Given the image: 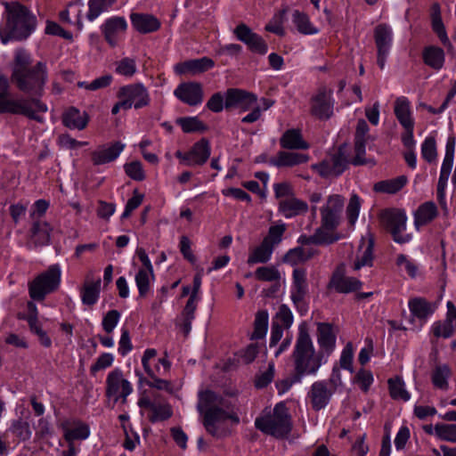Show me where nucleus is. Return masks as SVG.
I'll use <instances>...</instances> for the list:
<instances>
[{"label": "nucleus", "instance_id": "nucleus-32", "mask_svg": "<svg viewBox=\"0 0 456 456\" xmlns=\"http://www.w3.org/2000/svg\"><path fill=\"white\" fill-rule=\"evenodd\" d=\"M280 145L287 150H306L309 144L303 139L299 129H289L280 138Z\"/></svg>", "mask_w": 456, "mask_h": 456}, {"label": "nucleus", "instance_id": "nucleus-28", "mask_svg": "<svg viewBox=\"0 0 456 456\" xmlns=\"http://www.w3.org/2000/svg\"><path fill=\"white\" fill-rule=\"evenodd\" d=\"M125 145L120 142H115L109 147H102L91 153V160L94 166L103 165L114 161L124 150Z\"/></svg>", "mask_w": 456, "mask_h": 456}, {"label": "nucleus", "instance_id": "nucleus-41", "mask_svg": "<svg viewBox=\"0 0 456 456\" xmlns=\"http://www.w3.org/2000/svg\"><path fill=\"white\" fill-rule=\"evenodd\" d=\"M407 183L405 175H400L396 178L378 182L374 184V191L384 193H396Z\"/></svg>", "mask_w": 456, "mask_h": 456}, {"label": "nucleus", "instance_id": "nucleus-20", "mask_svg": "<svg viewBox=\"0 0 456 456\" xmlns=\"http://www.w3.org/2000/svg\"><path fill=\"white\" fill-rule=\"evenodd\" d=\"M335 389L329 387L327 381H316L313 383L308 392V398L313 410L318 411L326 407Z\"/></svg>", "mask_w": 456, "mask_h": 456}, {"label": "nucleus", "instance_id": "nucleus-12", "mask_svg": "<svg viewBox=\"0 0 456 456\" xmlns=\"http://www.w3.org/2000/svg\"><path fill=\"white\" fill-rule=\"evenodd\" d=\"M211 153L210 144L208 139L201 138L195 142L187 152L177 151L175 157L181 160V163L188 167H197L204 165Z\"/></svg>", "mask_w": 456, "mask_h": 456}, {"label": "nucleus", "instance_id": "nucleus-24", "mask_svg": "<svg viewBox=\"0 0 456 456\" xmlns=\"http://www.w3.org/2000/svg\"><path fill=\"white\" fill-rule=\"evenodd\" d=\"M369 132V126L364 119H359L354 134V151L355 157L352 160L354 166L365 163L363 156L365 155L366 140Z\"/></svg>", "mask_w": 456, "mask_h": 456}, {"label": "nucleus", "instance_id": "nucleus-47", "mask_svg": "<svg viewBox=\"0 0 456 456\" xmlns=\"http://www.w3.org/2000/svg\"><path fill=\"white\" fill-rule=\"evenodd\" d=\"M435 435L441 441L456 444V424L437 423L435 425Z\"/></svg>", "mask_w": 456, "mask_h": 456}, {"label": "nucleus", "instance_id": "nucleus-11", "mask_svg": "<svg viewBox=\"0 0 456 456\" xmlns=\"http://www.w3.org/2000/svg\"><path fill=\"white\" fill-rule=\"evenodd\" d=\"M117 97L123 98L129 104V109L134 107L139 110L147 107L151 102L149 91L142 83L121 86L117 93Z\"/></svg>", "mask_w": 456, "mask_h": 456}, {"label": "nucleus", "instance_id": "nucleus-17", "mask_svg": "<svg viewBox=\"0 0 456 456\" xmlns=\"http://www.w3.org/2000/svg\"><path fill=\"white\" fill-rule=\"evenodd\" d=\"M233 34L236 38L244 43L251 52L261 55L267 53L268 46L264 38L253 32L245 23H240L233 29Z\"/></svg>", "mask_w": 456, "mask_h": 456}, {"label": "nucleus", "instance_id": "nucleus-31", "mask_svg": "<svg viewBox=\"0 0 456 456\" xmlns=\"http://www.w3.org/2000/svg\"><path fill=\"white\" fill-rule=\"evenodd\" d=\"M308 159L309 157L306 154L281 151L275 158L269 160V163L277 167H294L305 163Z\"/></svg>", "mask_w": 456, "mask_h": 456}, {"label": "nucleus", "instance_id": "nucleus-7", "mask_svg": "<svg viewBox=\"0 0 456 456\" xmlns=\"http://www.w3.org/2000/svg\"><path fill=\"white\" fill-rule=\"evenodd\" d=\"M60 282L61 268L58 265H52L28 284L29 296L34 300L41 301L47 294L56 290Z\"/></svg>", "mask_w": 456, "mask_h": 456}, {"label": "nucleus", "instance_id": "nucleus-52", "mask_svg": "<svg viewBox=\"0 0 456 456\" xmlns=\"http://www.w3.org/2000/svg\"><path fill=\"white\" fill-rule=\"evenodd\" d=\"M151 279H154V272L147 273L143 270H138L135 275V282L141 297H144L149 292Z\"/></svg>", "mask_w": 456, "mask_h": 456}, {"label": "nucleus", "instance_id": "nucleus-55", "mask_svg": "<svg viewBox=\"0 0 456 456\" xmlns=\"http://www.w3.org/2000/svg\"><path fill=\"white\" fill-rule=\"evenodd\" d=\"M285 231L286 225L284 224L273 225L269 228L268 233L263 240H266L269 246L274 248L275 245L281 241Z\"/></svg>", "mask_w": 456, "mask_h": 456}, {"label": "nucleus", "instance_id": "nucleus-4", "mask_svg": "<svg viewBox=\"0 0 456 456\" xmlns=\"http://www.w3.org/2000/svg\"><path fill=\"white\" fill-rule=\"evenodd\" d=\"M323 353L316 351L309 334L307 325L302 323L291 354L294 371L298 375H314L322 364Z\"/></svg>", "mask_w": 456, "mask_h": 456}, {"label": "nucleus", "instance_id": "nucleus-35", "mask_svg": "<svg viewBox=\"0 0 456 456\" xmlns=\"http://www.w3.org/2000/svg\"><path fill=\"white\" fill-rule=\"evenodd\" d=\"M100 290L101 278L94 281L90 280L89 276H86L84 285L80 290L83 304L89 306L94 305L99 298Z\"/></svg>", "mask_w": 456, "mask_h": 456}, {"label": "nucleus", "instance_id": "nucleus-8", "mask_svg": "<svg viewBox=\"0 0 456 456\" xmlns=\"http://www.w3.org/2000/svg\"><path fill=\"white\" fill-rule=\"evenodd\" d=\"M379 220L395 242L403 244L411 240V235L403 233L406 229L407 220L403 210L397 208L385 209L379 214Z\"/></svg>", "mask_w": 456, "mask_h": 456}, {"label": "nucleus", "instance_id": "nucleus-33", "mask_svg": "<svg viewBox=\"0 0 456 456\" xmlns=\"http://www.w3.org/2000/svg\"><path fill=\"white\" fill-rule=\"evenodd\" d=\"M63 125L69 129L83 130L88 123V116L86 112H80L75 107H70L62 115Z\"/></svg>", "mask_w": 456, "mask_h": 456}, {"label": "nucleus", "instance_id": "nucleus-58", "mask_svg": "<svg viewBox=\"0 0 456 456\" xmlns=\"http://www.w3.org/2000/svg\"><path fill=\"white\" fill-rule=\"evenodd\" d=\"M116 72L126 77H132L136 72V64L134 59L126 57L116 63Z\"/></svg>", "mask_w": 456, "mask_h": 456}, {"label": "nucleus", "instance_id": "nucleus-56", "mask_svg": "<svg viewBox=\"0 0 456 456\" xmlns=\"http://www.w3.org/2000/svg\"><path fill=\"white\" fill-rule=\"evenodd\" d=\"M124 169L126 175L134 181H143L145 179L142 164L138 160L126 163L124 166Z\"/></svg>", "mask_w": 456, "mask_h": 456}, {"label": "nucleus", "instance_id": "nucleus-30", "mask_svg": "<svg viewBox=\"0 0 456 456\" xmlns=\"http://www.w3.org/2000/svg\"><path fill=\"white\" fill-rule=\"evenodd\" d=\"M130 19L133 27L142 34L152 33L160 28V21L151 14L134 12Z\"/></svg>", "mask_w": 456, "mask_h": 456}, {"label": "nucleus", "instance_id": "nucleus-26", "mask_svg": "<svg viewBox=\"0 0 456 456\" xmlns=\"http://www.w3.org/2000/svg\"><path fill=\"white\" fill-rule=\"evenodd\" d=\"M317 342L320 346L319 352L330 355L336 346V335L330 323L319 322L317 326Z\"/></svg>", "mask_w": 456, "mask_h": 456}, {"label": "nucleus", "instance_id": "nucleus-42", "mask_svg": "<svg viewBox=\"0 0 456 456\" xmlns=\"http://www.w3.org/2000/svg\"><path fill=\"white\" fill-rule=\"evenodd\" d=\"M273 248L269 246L266 240H263L248 256V264L254 265L257 263H267L272 256Z\"/></svg>", "mask_w": 456, "mask_h": 456}, {"label": "nucleus", "instance_id": "nucleus-54", "mask_svg": "<svg viewBox=\"0 0 456 456\" xmlns=\"http://www.w3.org/2000/svg\"><path fill=\"white\" fill-rule=\"evenodd\" d=\"M455 324L444 320V322H436L432 326V332L436 338H448L452 336Z\"/></svg>", "mask_w": 456, "mask_h": 456}, {"label": "nucleus", "instance_id": "nucleus-62", "mask_svg": "<svg viewBox=\"0 0 456 456\" xmlns=\"http://www.w3.org/2000/svg\"><path fill=\"white\" fill-rule=\"evenodd\" d=\"M283 261L292 265L307 261V256H305V248L302 247H297L289 249L284 256Z\"/></svg>", "mask_w": 456, "mask_h": 456}, {"label": "nucleus", "instance_id": "nucleus-50", "mask_svg": "<svg viewBox=\"0 0 456 456\" xmlns=\"http://www.w3.org/2000/svg\"><path fill=\"white\" fill-rule=\"evenodd\" d=\"M293 22L302 34L310 35L317 32V29L312 26L308 16L297 10L293 12Z\"/></svg>", "mask_w": 456, "mask_h": 456}, {"label": "nucleus", "instance_id": "nucleus-25", "mask_svg": "<svg viewBox=\"0 0 456 456\" xmlns=\"http://www.w3.org/2000/svg\"><path fill=\"white\" fill-rule=\"evenodd\" d=\"M430 19H431V27H432L434 33H436V35L437 36V37L439 38L441 43L447 48V51L449 53L452 52L454 50V48L447 36L445 27L442 20L441 7L438 3H434L431 5Z\"/></svg>", "mask_w": 456, "mask_h": 456}, {"label": "nucleus", "instance_id": "nucleus-15", "mask_svg": "<svg viewBox=\"0 0 456 456\" xmlns=\"http://www.w3.org/2000/svg\"><path fill=\"white\" fill-rule=\"evenodd\" d=\"M344 207V198L340 195H330L325 206L321 208V224L329 229H337L339 221L340 214Z\"/></svg>", "mask_w": 456, "mask_h": 456}, {"label": "nucleus", "instance_id": "nucleus-3", "mask_svg": "<svg viewBox=\"0 0 456 456\" xmlns=\"http://www.w3.org/2000/svg\"><path fill=\"white\" fill-rule=\"evenodd\" d=\"M5 10L6 23L0 28V39L3 44L10 40L27 39L37 27V17L28 7L19 2L3 3Z\"/></svg>", "mask_w": 456, "mask_h": 456}, {"label": "nucleus", "instance_id": "nucleus-23", "mask_svg": "<svg viewBox=\"0 0 456 456\" xmlns=\"http://www.w3.org/2000/svg\"><path fill=\"white\" fill-rule=\"evenodd\" d=\"M156 355H157V351L153 348H150V349L145 350L143 356L142 358V363L145 372L152 379V381H147L146 384L150 387H154L159 390H165L169 393H172L173 392L172 384L166 379H159L155 375V371L153 370V369H151L150 366V360L155 358Z\"/></svg>", "mask_w": 456, "mask_h": 456}, {"label": "nucleus", "instance_id": "nucleus-2", "mask_svg": "<svg viewBox=\"0 0 456 456\" xmlns=\"http://www.w3.org/2000/svg\"><path fill=\"white\" fill-rule=\"evenodd\" d=\"M198 411L203 415L202 424L206 431L216 439L232 435V426L240 423L236 412L229 410V404L215 392L207 390L200 395Z\"/></svg>", "mask_w": 456, "mask_h": 456}, {"label": "nucleus", "instance_id": "nucleus-45", "mask_svg": "<svg viewBox=\"0 0 456 456\" xmlns=\"http://www.w3.org/2000/svg\"><path fill=\"white\" fill-rule=\"evenodd\" d=\"M268 327V314L266 311H258L254 321V331L251 339H262L265 338Z\"/></svg>", "mask_w": 456, "mask_h": 456}, {"label": "nucleus", "instance_id": "nucleus-61", "mask_svg": "<svg viewBox=\"0 0 456 456\" xmlns=\"http://www.w3.org/2000/svg\"><path fill=\"white\" fill-rule=\"evenodd\" d=\"M360 208V198L358 197L357 194H353L346 207V216L348 222L351 225H354L355 224L359 216Z\"/></svg>", "mask_w": 456, "mask_h": 456}, {"label": "nucleus", "instance_id": "nucleus-29", "mask_svg": "<svg viewBox=\"0 0 456 456\" xmlns=\"http://www.w3.org/2000/svg\"><path fill=\"white\" fill-rule=\"evenodd\" d=\"M215 65L214 61L208 57L189 60L175 65V70L178 74H200L205 72Z\"/></svg>", "mask_w": 456, "mask_h": 456}, {"label": "nucleus", "instance_id": "nucleus-18", "mask_svg": "<svg viewBox=\"0 0 456 456\" xmlns=\"http://www.w3.org/2000/svg\"><path fill=\"white\" fill-rule=\"evenodd\" d=\"M254 94L238 88H229L225 93L224 108L226 110L239 109L247 111L256 103Z\"/></svg>", "mask_w": 456, "mask_h": 456}, {"label": "nucleus", "instance_id": "nucleus-46", "mask_svg": "<svg viewBox=\"0 0 456 456\" xmlns=\"http://www.w3.org/2000/svg\"><path fill=\"white\" fill-rule=\"evenodd\" d=\"M116 2L117 0H89V11L87 12L86 18L89 20L93 21L102 12L107 11L110 7H111Z\"/></svg>", "mask_w": 456, "mask_h": 456}, {"label": "nucleus", "instance_id": "nucleus-57", "mask_svg": "<svg viewBox=\"0 0 456 456\" xmlns=\"http://www.w3.org/2000/svg\"><path fill=\"white\" fill-rule=\"evenodd\" d=\"M10 430L17 437L22 441L28 440L31 436L29 424L21 419L14 420L10 428Z\"/></svg>", "mask_w": 456, "mask_h": 456}, {"label": "nucleus", "instance_id": "nucleus-37", "mask_svg": "<svg viewBox=\"0 0 456 456\" xmlns=\"http://www.w3.org/2000/svg\"><path fill=\"white\" fill-rule=\"evenodd\" d=\"M395 115L403 127L414 126L411 116L410 102L406 98H397L395 102Z\"/></svg>", "mask_w": 456, "mask_h": 456}, {"label": "nucleus", "instance_id": "nucleus-19", "mask_svg": "<svg viewBox=\"0 0 456 456\" xmlns=\"http://www.w3.org/2000/svg\"><path fill=\"white\" fill-rule=\"evenodd\" d=\"M53 226L45 220H34L28 231V241L27 247L35 248L49 245Z\"/></svg>", "mask_w": 456, "mask_h": 456}, {"label": "nucleus", "instance_id": "nucleus-13", "mask_svg": "<svg viewBox=\"0 0 456 456\" xmlns=\"http://www.w3.org/2000/svg\"><path fill=\"white\" fill-rule=\"evenodd\" d=\"M332 89L322 86L311 99V114L319 119H329L333 115Z\"/></svg>", "mask_w": 456, "mask_h": 456}, {"label": "nucleus", "instance_id": "nucleus-5", "mask_svg": "<svg viewBox=\"0 0 456 456\" xmlns=\"http://www.w3.org/2000/svg\"><path fill=\"white\" fill-rule=\"evenodd\" d=\"M255 427L265 435L275 438H284L292 429L291 416L284 403H279L273 408V413L257 417Z\"/></svg>", "mask_w": 456, "mask_h": 456}, {"label": "nucleus", "instance_id": "nucleus-60", "mask_svg": "<svg viewBox=\"0 0 456 456\" xmlns=\"http://www.w3.org/2000/svg\"><path fill=\"white\" fill-rule=\"evenodd\" d=\"M421 154L428 162H432L436 159V145L434 137H427L421 146Z\"/></svg>", "mask_w": 456, "mask_h": 456}, {"label": "nucleus", "instance_id": "nucleus-44", "mask_svg": "<svg viewBox=\"0 0 456 456\" xmlns=\"http://www.w3.org/2000/svg\"><path fill=\"white\" fill-rule=\"evenodd\" d=\"M176 123L184 133H203L208 130V126L198 117L179 118Z\"/></svg>", "mask_w": 456, "mask_h": 456}, {"label": "nucleus", "instance_id": "nucleus-59", "mask_svg": "<svg viewBox=\"0 0 456 456\" xmlns=\"http://www.w3.org/2000/svg\"><path fill=\"white\" fill-rule=\"evenodd\" d=\"M151 412L152 414L150 416L151 422L166 420L173 414L169 404H155L154 407H152Z\"/></svg>", "mask_w": 456, "mask_h": 456}, {"label": "nucleus", "instance_id": "nucleus-64", "mask_svg": "<svg viewBox=\"0 0 456 456\" xmlns=\"http://www.w3.org/2000/svg\"><path fill=\"white\" fill-rule=\"evenodd\" d=\"M353 357H354L353 345L351 342H348L341 353L339 363H340L341 368L348 370L351 373L354 371Z\"/></svg>", "mask_w": 456, "mask_h": 456}, {"label": "nucleus", "instance_id": "nucleus-1", "mask_svg": "<svg viewBox=\"0 0 456 456\" xmlns=\"http://www.w3.org/2000/svg\"><path fill=\"white\" fill-rule=\"evenodd\" d=\"M48 71L45 62L32 66V60L24 49L15 52L10 81L0 75V115H22L39 123L44 118L38 112L48 110L39 98L44 94Z\"/></svg>", "mask_w": 456, "mask_h": 456}, {"label": "nucleus", "instance_id": "nucleus-9", "mask_svg": "<svg viewBox=\"0 0 456 456\" xmlns=\"http://www.w3.org/2000/svg\"><path fill=\"white\" fill-rule=\"evenodd\" d=\"M133 387L126 379L119 369L111 370L106 379L105 395L109 399H113L115 404L118 400L122 403H126L127 396L132 393Z\"/></svg>", "mask_w": 456, "mask_h": 456}, {"label": "nucleus", "instance_id": "nucleus-38", "mask_svg": "<svg viewBox=\"0 0 456 456\" xmlns=\"http://www.w3.org/2000/svg\"><path fill=\"white\" fill-rule=\"evenodd\" d=\"M452 375V370L447 364H436L432 370L431 380L435 387L447 390L449 387L448 379Z\"/></svg>", "mask_w": 456, "mask_h": 456}, {"label": "nucleus", "instance_id": "nucleus-43", "mask_svg": "<svg viewBox=\"0 0 456 456\" xmlns=\"http://www.w3.org/2000/svg\"><path fill=\"white\" fill-rule=\"evenodd\" d=\"M388 387L390 396L394 400H403L404 402L410 400L411 395L405 389L404 382L400 377H396L395 379H389Z\"/></svg>", "mask_w": 456, "mask_h": 456}, {"label": "nucleus", "instance_id": "nucleus-6", "mask_svg": "<svg viewBox=\"0 0 456 456\" xmlns=\"http://www.w3.org/2000/svg\"><path fill=\"white\" fill-rule=\"evenodd\" d=\"M347 145L342 144L332 154L326 156L321 162L313 164L312 169L321 177L329 179L341 175L349 166Z\"/></svg>", "mask_w": 456, "mask_h": 456}, {"label": "nucleus", "instance_id": "nucleus-21", "mask_svg": "<svg viewBox=\"0 0 456 456\" xmlns=\"http://www.w3.org/2000/svg\"><path fill=\"white\" fill-rule=\"evenodd\" d=\"M174 94L181 102L190 106L199 105L203 101L202 86L197 82L182 83Z\"/></svg>", "mask_w": 456, "mask_h": 456}, {"label": "nucleus", "instance_id": "nucleus-51", "mask_svg": "<svg viewBox=\"0 0 456 456\" xmlns=\"http://www.w3.org/2000/svg\"><path fill=\"white\" fill-rule=\"evenodd\" d=\"M455 137L450 136L446 143L445 156L442 164V175H450L454 158Z\"/></svg>", "mask_w": 456, "mask_h": 456}, {"label": "nucleus", "instance_id": "nucleus-27", "mask_svg": "<svg viewBox=\"0 0 456 456\" xmlns=\"http://www.w3.org/2000/svg\"><path fill=\"white\" fill-rule=\"evenodd\" d=\"M374 240L370 234L367 239L362 238L358 247L356 258L353 269L357 271L364 266H371L373 262Z\"/></svg>", "mask_w": 456, "mask_h": 456}, {"label": "nucleus", "instance_id": "nucleus-36", "mask_svg": "<svg viewBox=\"0 0 456 456\" xmlns=\"http://www.w3.org/2000/svg\"><path fill=\"white\" fill-rule=\"evenodd\" d=\"M422 58L426 65L436 70L443 68L445 60L444 50L436 45L426 46L422 52Z\"/></svg>", "mask_w": 456, "mask_h": 456}, {"label": "nucleus", "instance_id": "nucleus-16", "mask_svg": "<svg viewBox=\"0 0 456 456\" xmlns=\"http://www.w3.org/2000/svg\"><path fill=\"white\" fill-rule=\"evenodd\" d=\"M362 282L354 277L346 276V267L343 264L338 265L327 285L328 289H334L338 293H350L361 289Z\"/></svg>", "mask_w": 456, "mask_h": 456}, {"label": "nucleus", "instance_id": "nucleus-63", "mask_svg": "<svg viewBox=\"0 0 456 456\" xmlns=\"http://www.w3.org/2000/svg\"><path fill=\"white\" fill-rule=\"evenodd\" d=\"M275 320L282 328L289 329L293 322V314L287 305H281L275 315Z\"/></svg>", "mask_w": 456, "mask_h": 456}, {"label": "nucleus", "instance_id": "nucleus-53", "mask_svg": "<svg viewBox=\"0 0 456 456\" xmlns=\"http://www.w3.org/2000/svg\"><path fill=\"white\" fill-rule=\"evenodd\" d=\"M90 431L86 424L79 423L73 428H67L64 433V438L70 443L74 440H84L89 436Z\"/></svg>", "mask_w": 456, "mask_h": 456}, {"label": "nucleus", "instance_id": "nucleus-39", "mask_svg": "<svg viewBox=\"0 0 456 456\" xmlns=\"http://www.w3.org/2000/svg\"><path fill=\"white\" fill-rule=\"evenodd\" d=\"M409 308L412 315L421 321H425L434 312L431 304L422 297L411 299L409 301Z\"/></svg>", "mask_w": 456, "mask_h": 456}, {"label": "nucleus", "instance_id": "nucleus-14", "mask_svg": "<svg viewBox=\"0 0 456 456\" xmlns=\"http://www.w3.org/2000/svg\"><path fill=\"white\" fill-rule=\"evenodd\" d=\"M373 37L377 47V63L383 69L392 45V29L386 23L379 24L374 28Z\"/></svg>", "mask_w": 456, "mask_h": 456}, {"label": "nucleus", "instance_id": "nucleus-48", "mask_svg": "<svg viewBox=\"0 0 456 456\" xmlns=\"http://www.w3.org/2000/svg\"><path fill=\"white\" fill-rule=\"evenodd\" d=\"M255 278L260 281H277L281 280L279 270L273 266H260L254 273Z\"/></svg>", "mask_w": 456, "mask_h": 456}, {"label": "nucleus", "instance_id": "nucleus-10", "mask_svg": "<svg viewBox=\"0 0 456 456\" xmlns=\"http://www.w3.org/2000/svg\"><path fill=\"white\" fill-rule=\"evenodd\" d=\"M308 293V283L306 279V270L304 268H296L292 273V289L291 300L301 315L307 312V304L305 296Z\"/></svg>", "mask_w": 456, "mask_h": 456}, {"label": "nucleus", "instance_id": "nucleus-34", "mask_svg": "<svg viewBox=\"0 0 456 456\" xmlns=\"http://www.w3.org/2000/svg\"><path fill=\"white\" fill-rule=\"evenodd\" d=\"M279 209L285 217L289 218L306 213L308 205L305 201L290 197L280 201Z\"/></svg>", "mask_w": 456, "mask_h": 456}, {"label": "nucleus", "instance_id": "nucleus-22", "mask_svg": "<svg viewBox=\"0 0 456 456\" xmlns=\"http://www.w3.org/2000/svg\"><path fill=\"white\" fill-rule=\"evenodd\" d=\"M126 28L127 23L125 18L115 16L106 20L102 26V31L105 40L111 46H115L119 36L126 32Z\"/></svg>", "mask_w": 456, "mask_h": 456}, {"label": "nucleus", "instance_id": "nucleus-49", "mask_svg": "<svg viewBox=\"0 0 456 456\" xmlns=\"http://www.w3.org/2000/svg\"><path fill=\"white\" fill-rule=\"evenodd\" d=\"M336 229H329L322 224L314 232L317 245H330L339 240V236L334 232Z\"/></svg>", "mask_w": 456, "mask_h": 456}, {"label": "nucleus", "instance_id": "nucleus-40", "mask_svg": "<svg viewBox=\"0 0 456 456\" xmlns=\"http://www.w3.org/2000/svg\"><path fill=\"white\" fill-rule=\"evenodd\" d=\"M437 216V208L434 202L428 201L420 205L415 213V225L420 226L430 223Z\"/></svg>", "mask_w": 456, "mask_h": 456}]
</instances>
